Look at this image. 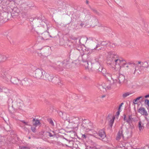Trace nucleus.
<instances>
[{"label": "nucleus", "instance_id": "obj_1", "mask_svg": "<svg viewBox=\"0 0 149 149\" xmlns=\"http://www.w3.org/2000/svg\"><path fill=\"white\" fill-rule=\"evenodd\" d=\"M107 56V64L114 68L115 70H119L121 67L120 65L124 67L129 68L127 62L125 60L120 59L113 52H108Z\"/></svg>", "mask_w": 149, "mask_h": 149}, {"label": "nucleus", "instance_id": "obj_2", "mask_svg": "<svg viewBox=\"0 0 149 149\" xmlns=\"http://www.w3.org/2000/svg\"><path fill=\"white\" fill-rule=\"evenodd\" d=\"M68 123L65 122L63 125L62 130H65L67 129L71 130H78V125L80 123V120L79 117H72L69 119H67Z\"/></svg>", "mask_w": 149, "mask_h": 149}, {"label": "nucleus", "instance_id": "obj_3", "mask_svg": "<svg viewBox=\"0 0 149 149\" xmlns=\"http://www.w3.org/2000/svg\"><path fill=\"white\" fill-rule=\"evenodd\" d=\"M116 71V73L118 72V76H115L116 77L115 79L112 80L111 82H110V86H107L104 88L106 90H109L111 88L115 87L117 86H120L125 83V76L119 73V70Z\"/></svg>", "mask_w": 149, "mask_h": 149}, {"label": "nucleus", "instance_id": "obj_4", "mask_svg": "<svg viewBox=\"0 0 149 149\" xmlns=\"http://www.w3.org/2000/svg\"><path fill=\"white\" fill-rule=\"evenodd\" d=\"M95 127L88 120L85 119L82 121L80 130H93L92 128Z\"/></svg>", "mask_w": 149, "mask_h": 149}, {"label": "nucleus", "instance_id": "obj_5", "mask_svg": "<svg viewBox=\"0 0 149 149\" xmlns=\"http://www.w3.org/2000/svg\"><path fill=\"white\" fill-rule=\"evenodd\" d=\"M132 132L131 131H119L116 136V139L117 140H120L121 137L125 139L131 136Z\"/></svg>", "mask_w": 149, "mask_h": 149}, {"label": "nucleus", "instance_id": "obj_6", "mask_svg": "<svg viewBox=\"0 0 149 149\" xmlns=\"http://www.w3.org/2000/svg\"><path fill=\"white\" fill-rule=\"evenodd\" d=\"M116 72H113L112 73V74H111L108 72H107L106 74L104 75V76L105 77V78H106L108 80V82L109 83L110 85L109 86H110V82H111L113 80L115 79L116 77L115 76H116V77L118 76V72L116 73Z\"/></svg>", "mask_w": 149, "mask_h": 149}, {"label": "nucleus", "instance_id": "obj_7", "mask_svg": "<svg viewBox=\"0 0 149 149\" xmlns=\"http://www.w3.org/2000/svg\"><path fill=\"white\" fill-rule=\"evenodd\" d=\"M45 73V71L39 69H36L34 72V76L38 79H42L43 75Z\"/></svg>", "mask_w": 149, "mask_h": 149}, {"label": "nucleus", "instance_id": "obj_8", "mask_svg": "<svg viewBox=\"0 0 149 149\" xmlns=\"http://www.w3.org/2000/svg\"><path fill=\"white\" fill-rule=\"evenodd\" d=\"M51 66L55 70L58 71H61L63 70V64H61V63L58 62L57 64L55 63L52 64L51 65Z\"/></svg>", "mask_w": 149, "mask_h": 149}, {"label": "nucleus", "instance_id": "obj_9", "mask_svg": "<svg viewBox=\"0 0 149 149\" xmlns=\"http://www.w3.org/2000/svg\"><path fill=\"white\" fill-rule=\"evenodd\" d=\"M115 119L114 116H112L111 115L109 114L107 118V120L109 122V127L108 130H111L112 126V125L114 123Z\"/></svg>", "mask_w": 149, "mask_h": 149}, {"label": "nucleus", "instance_id": "obj_10", "mask_svg": "<svg viewBox=\"0 0 149 149\" xmlns=\"http://www.w3.org/2000/svg\"><path fill=\"white\" fill-rule=\"evenodd\" d=\"M32 123H33V126L31 125H29V127L31 128V130H36V127L41 124L40 120L37 119L33 118L32 120Z\"/></svg>", "mask_w": 149, "mask_h": 149}, {"label": "nucleus", "instance_id": "obj_11", "mask_svg": "<svg viewBox=\"0 0 149 149\" xmlns=\"http://www.w3.org/2000/svg\"><path fill=\"white\" fill-rule=\"evenodd\" d=\"M83 52L82 48L80 47H79L77 48L76 49H72L70 50V55L72 54H75L77 53V54H79Z\"/></svg>", "mask_w": 149, "mask_h": 149}, {"label": "nucleus", "instance_id": "obj_12", "mask_svg": "<svg viewBox=\"0 0 149 149\" xmlns=\"http://www.w3.org/2000/svg\"><path fill=\"white\" fill-rule=\"evenodd\" d=\"M88 56L87 54H84L82 56V60L83 62L82 65L85 66L86 69L88 68V63L87 59Z\"/></svg>", "mask_w": 149, "mask_h": 149}, {"label": "nucleus", "instance_id": "obj_13", "mask_svg": "<svg viewBox=\"0 0 149 149\" xmlns=\"http://www.w3.org/2000/svg\"><path fill=\"white\" fill-rule=\"evenodd\" d=\"M19 10L17 8H14L12 11L11 13H9L8 12L6 13V14L8 15L10 14L12 17L17 16L19 15Z\"/></svg>", "mask_w": 149, "mask_h": 149}, {"label": "nucleus", "instance_id": "obj_14", "mask_svg": "<svg viewBox=\"0 0 149 149\" xmlns=\"http://www.w3.org/2000/svg\"><path fill=\"white\" fill-rule=\"evenodd\" d=\"M52 77L50 76L48 73L45 72V73L43 75L42 79L50 81L52 80Z\"/></svg>", "mask_w": 149, "mask_h": 149}, {"label": "nucleus", "instance_id": "obj_15", "mask_svg": "<svg viewBox=\"0 0 149 149\" xmlns=\"http://www.w3.org/2000/svg\"><path fill=\"white\" fill-rule=\"evenodd\" d=\"M139 113H141L142 115L147 116L148 113L145 109L142 107H140L138 110Z\"/></svg>", "mask_w": 149, "mask_h": 149}, {"label": "nucleus", "instance_id": "obj_16", "mask_svg": "<svg viewBox=\"0 0 149 149\" xmlns=\"http://www.w3.org/2000/svg\"><path fill=\"white\" fill-rule=\"evenodd\" d=\"M23 81L26 86H30L32 84V81L30 79L25 78L24 79Z\"/></svg>", "mask_w": 149, "mask_h": 149}, {"label": "nucleus", "instance_id": "obj_17", "mask_svg": "<svg viewBox=\"0 0 149 149\" xmlns=\"http://www.w3.org/2000/svg\"><path fill=\"white\" fill-rule=\"evenodd\" d=\"M1 77L3 78L6 79L7 78V81H8L10 79H11V77H10L9 75L7 74V72L6 71H3L2 72V73L1 74Z\"/></svg>", "mask_w": 149, "mask_h": 149}, {"label": "nucleus", "instance_id": "obj_18", "mask_svg": "<svg viewBox=\"0 0 149 149\" xmlns=\"http://www.w3.org/2000/svg\"><path fill=\"white\" fill-rule=\"evenodd\" d=\"M9 90L6 87L2 86H0V92H4L5 93H9Z\"/></svg>", "mask_w": 149, "mask_h": 149}, {"label": "nucleus", "instance_id": "obj_19", "mask_svg": "<svg viewBox=\"0 0 149 149\" xmlns=\"http://www.w3.org/2000/svg\"><path fill=\"white\" fill-rule=\"evenodd\" d=\"M138 126L140 130H143L144 128L143 124L141 121L139 122Z\"/></svg>", "mask_w": 149, "mask_h": 149}, {"label": "nucleus", "instance_id": "obj_20", "mask_svg": "<svg viewBox=\"0 0 149 149\" xmlns=\"http://www.w3.org/2000/svg\"><path fill=\"white\" fill-rule=\"evenodd\" d=\"M42 38L44 40H47L49 36V33L48 32H46L42 34Z\"/></svg>", "mask_w": 149, "mask_h": 149}, {"label": "nucleus", "instance_id": "obj_21", "mask_svg": "<svg viewBox=\"0 0 149 149\" xmlns=\"http://www.w3.org/2000/svg\"><path fill=\"white\" fill-rule=\"evenodd\" d=\"M143 99V97L142 96H140L137 97L136 99H134L133 100V103L134 104H137V103L136 102L138 100L141 99V101H142Z\"/></svg>", "mask_w": 149, "mask_h": 149}, {"label": "nucleus", "instance_id": "obj_22", "mask_svg": "<svg viewBox=\"0 0 149 149\" xmlns=\"http://www.w3.org/2000/svg\"><path fill=\"white\" fill-rule=\"evenodd\" d=\"M0 58L1 59V61H4L6 60L7 57L3 54H0Z\"/></svg>", "mask_w": 149, "mask_h": 149}, {"label": "nucleus", "instance_id": "obj_23", "mask_svg": "<svg viewBox=\"0 0 149 149\" xmlns=\"http://www.w3.org/2000/svg\"><path fill=\"white\" fill-rule=\"evenodd\" d=\"M132 94V93L131 92H129L125 93H124L123 94V95H122V97H123V98H125L126 97Z\"/></svg>", "mask_w": 149, "mask_h": 149}, {"label": "nucleus", "instance_id": "obj_24", "mask_svg": "<svg viewBox=\"0 0 149 149\" xmlns=\"http://www.w3.org/2000/svg\"><path fill=\"white\" fill-rule=\"evenodd\" d=\"M69 61V60L68 59L64 60L62 62H61V64H63V66H65L66 65L68 64Z\"/></svg>", "mask_w": 149, "mask_h": 149}, {"label": "nucleus", "instance_id": "obj_25", "mask_svg": "<svg viewBox=\"0 0 149 149\" xmlns=\"http://www.w3.org/2000/svg\"><path fill=\"white\" fill-rule=\"evenodd\" d=\"M109 44H111L110 42L109 41H102L101 43H100L101 45L102 46H106L107 45Z\"/></svg>", "mask_w": 149, "mask_h": 149}, {"label": "nucleus", "instance_id": "obj_26", "mask_svg": "<svg viewBox=\"0 0 149 149\" xmlns=\"http://www.w3.org/2000/svg\"><path fill=\"white\" fill-rule=\"evenodd\" d=\"M23 106V103L20 102H17L16 104V106L17 108L20 109Z\"/></svg>", "mask_w": 149, "mask_h": 149}, {"label": "nucleus", "instance_id": "obj_27", "mask_svg": "<svg viewBox=\"0 0 149 149\" xmlns=\"http://www.w3.org/2000/svg\"><path fill=\"white\" fill-rule=\"evenodd\" d=\"M99 136H100L101 138L103 139L105 137V133L104 131H102L99 133Z\"/></svg>", "mask_w": 149, "mask_h": 149}, {"label": "nucleus", "instance_id": "obj_28", "mask_svg": "<svg viewBox=\"0 0 149 149\" xmlns=\"http://www.w3.org/2000/svg\"><path fill=\"white\" fill-rule=\"evenodd\" d=\"M147 65L148 63L147 62H146L145 61L143 62H142V63L141 64V65H140V67L147 68L148 67Z\"/></svg>", "mask_w": 149, "mask_h": 149}, {"label": "nucleus", "instance_id": "obj_29", "mask_svg": "<svg viewBox=\"0 0 149 149\" xmlns=\"http://www.w3.org/2000/svg\"><path fill=\"white\" fill-rule=\"evenodd\" d=\"M47 121L52 126H54V122L51 118L48 119Z\"/></svg>", "mask_w": 149, "mask_h": 149}, {"label": "nucleus", "instance_id": "obj_30", "mask_svg": "<svg viewBox=\"0 0 149 149\" xmlns=\"http://www.w3.org/2000/svg\"><path fill=\"white\" fill-rule=\"evenodd\" d=\"M20 121L24 124L25 125L29 126V125H28L29 123L28 122H26L24 120H20Z\"/></svg>", "mask_w": 149, "mask_h": 149}, {"label": "nucleus", "instance_id": "obj_31", "mask_svg": "<svg viewBox=\"0 0 149 149\" xmlns=\"http://www.w3.org/2000/svg\"><path fill=\"white\" fill-rule=\"evenodd\" d=\"M102 74L104 76V75H105L106 73H107V72L106 70V69L104 68L101 72Z\"/></svg>", "mask_w": 149, "mask_h": 149}, {"label": "nucleus", "instance_id": "obj_32", "mask_svg": "<svg viewBox=\"0 0 149 149\" xmlns=\"http://www.w3.org/2000/svg\"><path fill=\"white\" fill-rule=\"evenodd\" d=\"M9 2L7 1H4L3 2V6H7L9 4Z\"/></svg>", "mask_w": 149, "mask_h": 149}, {"label": "nucleus", "instance_id": "obj_33", "mask_svg": "<svg viewBox=\"0 0 149 149\" xmlns=\"http://www.w3.org/2000/svg\"><path fill=\"white\" fill-rule=\"evenodd\" d=\"M101 47V44H97L95 47L93 49H97V48H98L99 47Z\"/></svg>", "mask_w": 149, "mask_h": 149}, {"label": "nucleus", "instance_id": "obj_34", "mask_svg": "<svg viewBox=\"0 0 149 149\" xmlns=\"http://www.w3.org/2000/svg\"><path fill=\"white\" fill-rule=\"evenodd\" d=\"M22 16L23 17H26L27 16V14L25 12H23L22 13Z\"/></svg>", "mask_w": 149, "mask_h": 149}, {"label": "nucleus", "instance_id": "obj_35", "mask_svg": "<svg viewBox=\"0 0 149 149\" xmlns=\"http://www.w3.org/2000/svg\"><path fill=\"white\" fill-rule=\"evenodd\" d=\"M110 43L111 44H109L108 45L109 46H110V47H114L115 46V45L114 44L111 42H110Z\"/></svg>", "mask_w": 149, "mask_h": 149}, {"label": "nucleus", "instance_id": "obj_36", "mask_svg": "<svg viewBox=\"0 0 149 149\" xmlns=\"http://www.w3.org/2000/svg\"><path fill=\"white\" fill-rule=\"evenodd\" d=\"M20 149H29V148L25 146H20L19 147Z\"/></svg>", "mask_w": 149, "mask_h": 149}, {"label": "nucleus", "instance_id": "obj_37", "mask_svg": "<svg viewBox=\"0 0 149 149\" xmlns=\"http://www.w3.org/2000/svg\"><path fill=\"white\" fill-rule=\"evenodd\" d=\"M145 104L148 105L149 103V100L147 99L145 100Z\"/></svg>", "mask_w": 149, "mask_h": 149}, {"label": "nucleus", "instance_id": "obj_38", "mask_svg": "<svg viewBox=\"0 0 149 149\" xmlns=\"http://www.w3.org/2000/svg\"><path fill=\"white\" fill-rule=\"evenodd\" d=\"M103 68L102 67H99L98 69V71L101 72Z\"/></svg>", "mask_w": 149, "mask_h": 149}, {"label": "nucleus", "instance_id": "obj_39", "mask_svg": "<svg viewBox=\"0 0 149 149\" xmlns=\"http://www.w3.org/2000/svg\"><path fill=\"white\" fill-rule=\"evenodd\" d=\"M86 18L87 20L91 18V15H87L86 16Z\"/></svg>", "mask_w": 149, "mask_h": 149}, {"label": "nucleus", "instance_id": "obj_40", "mask_svg": "<svg viewBox=\"0 0 149 149\" xmlns=\"http://www.w3.org/2000/svg\"><path fill=\"white\" fill-rule=\"evenodd\" d=\"M58 113L60 116H61V117L63 116V113L62 112H61V111H60L58 112Z\"/></svg>", "mask_w": 149, "mask_h": 149}, {"label": "nucleus", "instance_id": "obj_41", "mask_svg": "<svg viewBox=\"0 0 149 149\" xmlns=\"http://www.w3.org/2000/svg\"><path fill=\"white\" fill-rule=\"evenodd\" d=\"M103 49L102 48V47H101L100 48L99 47L98 48H97V49H92V50H96L99 51V50H100V49Z\"/></svg>", "mask_w": 149, "mask_h": 149}, {"label": "nucleus", "instance_id": "obj_42", "mask_svg": "<svg viewBox=\"0 0 149 149\" xmlns=\"http://www.w3.org/2000/svg\"><path fill=\"white\" fill-rule=\"evenodd\" d=\"M37 54L38 56L40 57H42V56H43L42 54L41 53H38Z\"/></svg>", "mask_w": 149, "mask_h": 149}, {"label": "nucleus", "instance_id": "obj_43", "mask_svg": "<svg viewBox=\"0 0 149 149\" xmlns=\"http://www.w3.org/2000/svg\"><path fill=\"white\" fill-rule=\"evenodd\" d=\"M128 119L129 120H132L133 119V118H132V116L131 115H130L129 116Z\"/></svg>", "mask_w": 149, "mask_h": 149}, {"label": "nucleus", "instance_id": "obj_44", "mask_svg": "<svg viewBox=\"0 0 149 149\" xmlns=\"http://www.w3.org/2000/svg\"><path fill=\"white\" fill-rule=\"evenodd\" d=\"M124 103L123 102V103H122L120 104V105L119 106V108H118V110H120V108L122 106V105Z\"/></svg>", "mask_w": 149, "mask_h": 149}, {"label": "nucleus", "instance_id": "obj_45", "mask_svg": "<svg viewBox=\"0 0 149 149\" xmlns=\"http://www.w3.org/2000/svg\"><path fill=\"white\" fill-rule=\"evenodd\" d=\"M84 25V24L82 23H81L80 24V27H81V28L83 27Z\"/></svg>", "mask_w": 149, "mask_h": 149}, {"label": "nucleus", "instance_id": "obj_46", "mask_svg": "<svg viewBox=\"0 0 149 149\" xmlns=\"http://www.w3.org/2000/svg\"><path fill=\"white\" fill-rule=\"evenodd\" d=\"M93 11L95 13H97V11L95 9H92Z\"/></svg>", "mask_w": 149, "mask_h": 149}, {"label": "nucleus", "instance_id": "obj_47", "mask_svg": "<svg viewBox=\"0 0 149 149\" xmlns=\"http://www.w3.org/2000/svg\"><path fill=\"white\" fill-rule=\"evenodd\" d=\"M126 121L127 122L129 123H130V121H131V120L128 119V120H126Z\"/></svg>", "mask_w": 149, "mask_h": 149}, {"label": "nucleus", "instance_id": "obj_48", "mask_svg": "<svg viewBox=\"0 0 149 149\" xmlns=\"http://www.w3.org/2000/svg\"><path fill=\"white\" fill-rule=\"evenodd\" d=\"M133 63H131L130 62H128L127 63V64H128V65H131L132 64H133Z\"/></svg>", "mask_w": 149, "mask_h": 149}, {"label": "nucleus", "instance_id": "obj_49", "mask_svg": "<svg viewBox=\"0 0 149 149\" xmlns=\"http://www.w3.org/2000/svg\"><path fill=\"white\" fill-rule=\"evenodd\" d=\"M124 121L126 120L127 119H126V116L125 115H124Z\"/></svg>", "mask_w": 149, "mask_h": 149}, {"label": "nucleus", "instance_id": "obj_50", "mask_svg": "<svg viewBox=\"0 0 149 149\" xmlns=\"http://www.w3.org/2000/svg\"><path fill=\"white\" fill-rule=\"evenodd\" d=\"M116 114L117 115V116H118L119 114H120V112L119 111H117L116 113Z\"/></svg>", "mask_w": 149, "mask_h": 149}, {"label": "nucleus", "instance_id": "obj_51", "mask_svg": "<svg viewBox=\"0 0 149 149\" xmlns=\"http://www.w3.org/2000/svg\"><path fill=\"white\" fill-rule=\"evenodd\" d=\"M149 97V94L148 95H146V96H145V97L146 98H147L148 97Z\"/></svg>", "mask_w": 149, "mask_h": 149}, {"label": "nucleus", "instance_id": "obj_52", "mask_svg": "<svg viewBox=\"0 0 149 149\" xmlns=\"http://www.w3.org/2000/svg\"><path fill=\"white\" fill-rule=\"evenodd\" d=\"M105 97V95H103L102 96H101V98H103L104 97Z\"/></svg>", "mask_w": 149, "mask_h": 149}, {"label": "nucleus", "instance_id": "obj_53", "mask_svg": "<svg viewBox=\"0 0 149 149\" xmlns=\"http://www.w3.org/2000/svg\"><path fill=\"white\" fill-rule=\"evenodd\" d=\"M58 84L60 86L61 85V84H62V83L61 82H60L59 83L58 82Z\"/></svg>", "mask_w": 149, "mask_h": 149}, {"label": "nucleus", "instance_id": "obj_54", "mask_svg": "<svg viewBox=\"0 0 149 149\" xmlns=\"http://www.w3.org/2000/svg\"><path fill=\"white\" fill-rule=\"evenodd\" d=\"M49 135L50 136H53V135H51V133H48Z\"/></svg>", "mask_w": 149, "mask_h": 149}, {"label": "nucleus", "instance_id": "obj_55", "mask_svg": "<svg viewBox=\"0 0 149 149\" xmlns=\"http://www.w3.org/2000/svg\"><path fill=\"white\" fill-rule=\"evenodd\" d=\"M141 63H142V62H141L140 61H139L138 62V63H139V64H140L141 65Z\"/></svg>", "mask_w": 149, "mask_h": 149}, {"label": "nucleus", "instance_id": "obj_56", "mask_svg": "<svg viewBox=\"0 0 149 149\" xmlns=\"http://www.w3.org/2000/svg\"><path fill=\"white\" fill-rule=\"evenodd\" d=\"M86 3L88 4V1L87 0L86 1Z\"/></svg>", "mask_w": 149, "mask_h": 149}, {"label": "nucleus", "instance_id": "obj_57", "mask_svg": "<svg viewBox=\"0 0 149 149\" xmlns=\"http://www.w3.org/2000/svg\"><path fill=\"white\" fill-rule=\"evenodd\" d=\"M95 20H96V21L97 22H98V20L97 19H96V18H95Z\"/></svg>", "mask_w": 149, "mask_h": 149}, {"label": "nucleus", "instance_id": "obj_58", "mask_svg": "<svg viewBox=\"0 0 149 149\" xmlns=\"http://www.w3.org/2000/svg\"><path fill=\"white\" fill-rule=\"evenodd\" d=\"M82 136H84V137L85 138H86V136H85V135H83Z\"/></svg>", "mask_w": 149, "mask_h": 149}, {"label": "nucleus", "instance_id": "obj_59", "mask_svg": "<svg viewBox=\"0 0 149 149\" xmlns=\"http://www.w3.org/2000/svg\"><path fill=\"white\" fill-rule=\"evenodd\" d=\"M9 1H10V2L11 1H14V0H8Z\"/></svg>", "mask_w": 149, "mask_h": 149}, {"label": "nucleus", "instance_id": "obj_60", "mask_svg": "<svg viewBox=\"0 0 149 149\" xmlns=\"http://www.w3.org/2000/svg\"><path fill=\"white\" fill-rule=\"evenodd\" d=\"M16 80H17L18 81H19L18 79H16Z\"/></svg>", "mask_w": 149, "mask_h": 149}, {"label": "nucleus", "instance_id": "obj_61", "mask_svg": "<svg viewBox=\"0 0 149 149\" xmlns=\"http://www.w3.org/2000/svg\"><path fill=\"white\" fill-rule=\"evenodd\" d=\"M13 83L14 84H16V83H15L13 82Z\"/></svg>", "mask_w": 149, "mask_h": 149}, {"label": "nucleus", "instance_id": "obj_62", "mask_svg": "<svg viewBox=\"0 0 149 149\" xmlns=\"http://www.w3.org/2000/svg\"><path fill=\"white\" fill-rule=\"evenodd\" d=\"M136 71V69L135 70V72Z\"/></svg>", "mask_w": 149, "mask_h": 149}, {"label": "nucleus", "instance_id": "obj_63", "mask_svg": "<svg viewBox=\"0 0 149 149\" xmlns=\"http://www.w3.org/2000/svg\"><path fill=\"white\" fill-rule=\"evenodd\" d=\"M148 125H149V123H148Z\"/></svg>", "mask_w": 149, "mask_h": 149}, {"label": "nucleus", "instance_id": "obj_64", "mask_svg": "<svg viewBox=\"0 0 149 149\" xmlns=\"http://www.w3.org/2000/svg\"><path fill=\"white\" fill-rule=\"evenodd\" d=\"M52 132H53V133H54V131H52Z\"/></svg>", "mask_w": 149, "mask_h": 149}]
</instances>
